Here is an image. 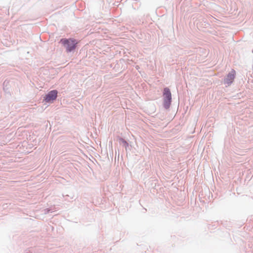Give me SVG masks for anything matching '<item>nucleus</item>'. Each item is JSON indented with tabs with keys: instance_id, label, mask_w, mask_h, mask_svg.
Wrapping results in <instances>:
<instances>
[{
	"instance_id": "1",
	"label": "nucleus",
	"mask_w": 253,
	"mask_h": 253,
	"mask_svg": "<svg viewBox=\"0 0 253 253\" xmlns=\"http://www.w3.org/2000/svg\"><path fill=\"white\" fill-rule=\"evenodd\" d=\"M60 42L66 48L67 51L71 52L75 49L78 42L73 39H62Z\"/></svg>"
},
{
	"instance_id": "2",
	"label": "nucleus",
	"mask_w": 253,
	"mask_h": 253,
	"mask_svg": "<svg viewBox=\"0 0 253 253\" xmlns=\"http://www.w3.org/2000/svg\"><path fill=\"white\" fill-rule=\"evenodd\" d=\"M164 96L165 98V103L169 105L171 100V95L169 89L168 88H165L164 89Z\"/></svg>"
},
{
	"instance_id": "3",
	"label": "nucleus",
	"mask_w": 253,
	"mask_h": 253,
	"mask_svg": "<svg viewBox=\"0 0 253 253\" xmlns=\"http://www.w3.org/2000/svg\"><path fill=\"white\" fill-rule=\"evenodd\" d=\"M57 96V91L56 90H51L45 97V100L50 102L55 100Z\"/></svg>"
},
{
	"instance_id": "4",
	"label": "nucleus",
	"mask_w": 253,
	"mask_h": 253,
	"mask_svg": "<svg viewBox=\"0 0 253 253\" xmlns=\"http://www.w3.org/2000/svg\"><path fill=\"white\" fill-rule=\"evenodd\" d=\"M235 71L234 70H232L228 74L227 77L225 79V83L228 85L230 84L233 82L235 78Z\"/></svg>"
}]
</instances>
